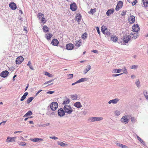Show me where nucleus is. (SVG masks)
<instances>
[{
    "mask_svg": "<svg viewBox=\"0 0 148 148\" xmlns=\"http://www.w3.org/2000/svg\"><path fill=\"white\" fill-rule=\"evenodd\" d=\"M122 70V69H114V72L116 73H120Z\"/></svg>",
    "mask_w": 148,
    "mask_h": 148,
    "instance_id": "nucleus-44",
    "label": "nucleus"
},
{
    "mask_svg": "<svg viewBox=\"0 0 148 148\" xmlns=\"http://www.w3.org/2000/svg\"><path fill=\"white\" fill-rule=\"evenodd\" d=\"M92 52L95 53H97L98 52V51L94 50L92 51Z\"/></svg>",
    "mask_w": 148,
    "mask_h": 148,
    "instance_id": "nucleus-62",
    "label": "nucleus"
},
{
    "mask_svg": "<svg viewBox=\"0 0 148 148\" xmlns=\"http://www.w3.org/2000/svg\"><path fill=\"white\" fill-rule=\"evenodd\" d=\"M49 123H46L45 124L39 125V127H40V126L45 127V126L49 125Z\"/></svg>",
    "mask_w": 148,
    "mask_h": 148,
    "instance_id": "nucleus-43",
    "label": "nucleus"
},
{
    "mask_svg": "<svg viewBox=\"0 0 148 148\" xmlns=\"http://www.w3.org/2000/svg\"><path fill=\"white\" fill-rule=\"evenodd\" d=\"M131 38L130 36L125 35L123 37V41L125 43H127L128 42V41Z\"/></svg>",
    "mask_w": 148,
    "mask_h": 148,
    "instance_id": "nucleus-10",
    "label": "nucleus"
},
{
    "mask_svg": "<svg viewBox=\"0 0 148 148\" xmlns=\"http://www.w3.org/2000/svg\"><path fill=\"white\" fill-rule=\"evenodd\" d=\"M64 109L66 113L71 114L73 112V110L71 107L69 105H66L64 107Z\"/></svg>",
    "mask_w": 148,
    "mask_h": 148,
    "instance_id": "nucleus-1",
    "label": "nucleus"
},
{
    "mask_svg": "<svg viewBox=\"0 0 148 148\" xmlns=\"http://www.w3.org/2000/svg\"><path fill=\"white\" fill-rule=\"evenodd\" d=\"M40 20L41 22L43 24L45 23L46 21V20L44 16L41 18Z\"/></svg>",
    "mask_w": 148,
    "mask_h": 148,
    "instance_id": "nucleus-36",
    "label": "nucleus"
},
{
    "mask_svg": "<svg viewBox=\"0 0 148 148\" xmlns=\"http://www.w3.org/2000/svg\"><path fill=\"white\" fill-rule=\"evenodd\" d=\"M34 99L33 97H30L28 98L27 101V104H29L30 103L32 100Z\"/></svg>",
    "mask_w": 148,
    "mask_h": 148,
    "instance_id": "nucleus-37",
    "label": "nucleus"
},
{
    "mask_svg": "<svg viewBox=\"0 0 148 148\" xmlns=\"http://www.w3.org/2000/svg\"><path fill=\"white\" fill-rule=\"evenodd\" d=\"M114 113L117 116L119 115L120 114V112L118 110L115 111Z\"/></svg>",
    "mask_w": 148,
    "mask_h": 148,
    "instance_id": "nucleus-48",
    "label": "nucleus"
},
{
    "mask_svg": "<svg viewBox=\"0 0 148 148\" xmlns=\"http://www.w3.org/2000/svg\"><path fill=\"white\" fill-rule=\"evenodd\" d=\"M18 144L21 146H25L26 145V143L25 142H21L20 143H18Z\"/></svg>",
    "mask_w": 148,
    "mask_h": 148,
    "instance_id": "nucleus-45",
    "label": "nucleus"
},
{
    "mask_svg": "<svg viewBox=\"0 0 148 148\" xmlns=\"http://www.w3.org/2000/svg\"><path fill=\"white\" fill-rule=\"evenodd\" d=\"M19 139L20 140H25V139L24 138L22 137H21Z\"/></svg>",
    "mask_w": 148,
    "mask_h": 148,
    "instance_id": "nucleus-64",
    "label": "nucleus"
},
{
    "mask_svg": "<svg viewBox=\"0 0 148 148\" xmlns=\"http://www.w3.org/2000/svg\"><path fill=\"white\" fill-rule=\"evenodd\" d=\"M77 6L75 3L71 4L70 5V9L73 11H75L77 9Z\"/></svg>",
    "mask_w": 148,
    "mask_h": 148,
    "instance_id": "nucleus-9",
    "label": "nucleus"
},
{
    "mask_svg": "<svg viewBox=\"0 0 148 148\" xmlns=\"http://www.w3.org/2000/svg\"><path fill=\"white\" fill-rule=\"evenodd\" d=\"M9 74V72L7 71H3L1 73V76L3 77H5Z\"/></svg>",
    "mask_w": 148,
    "mask_h": 148,
    "instance_id": "nucleus-13",
    "label": "nucleus"
},
{
    "mask_svg": "<svg viewBox=\"0 0 148 148\" xmlns=\"http://www.w3.org/2000/svg\"><path fill=\"white\" fill-rule=\"evenodd\" d=\"M87 79L86 78H82L81 79L77 81V83H80L85 81H86L87 80Z\"/></svg>",
    "mask_w": 148,
    "mask_h": 148,
    "instance_id": "nucleus-30",
    "label": "nucleus"
},
{
    "mask_svg": "<svg viewBox=\"0 0 148 148\" xmlns=\"http://www.w3.org/2000/svg\"><path fill=\"white\" fill-rule=\"evenodd\" d=\"M140 84V82L139 80L136 83V85L138 87Z\"/></svg>",
    "mask_w": 148,
    "mask_h": 148,
    "instance_id": "nucleus-56",
    "label": "nucleus"
},
{
    "mask_svg": "<svg viewBox=\"0 0 148 148\" xmlns=\"http://www.w3.org/2000/svg\"><path fill=\"white\" fill-rule=\"evenodd\" d=\"M43 29L44 32H47L49 31V29L46 25H44L43 27Z\"/></svg>",
    "mask_w": 148,
    "mask_h": 148,
    "instance_id": "nucleus-28",
    "label": "nucleus"
},
{
    "mask_svg": "<svg viewBox=\"0 0 148 148\" xmlns=\"http://www.w3.org/2000/svg\"><path fill=\"white\" fill-rule=\"evenodd\" d=\"M6 121H3V122L0 123V125H3L5 123H6Z\"/></svg>",
    "mask_w": 148,
    "mask_h": 148,
    "instance_id": "nucleus-58",
    "label": "nucleus"
},
{
    "mask_svg": "<svg viewBox=\"0 0 148 148\" xmlns=\"http://www.w3.org/2000/svg\"><path fill=\"white\" fill-rule=\"evenodd\" d=\"M73 45L71 43L67 44L66 45V48L68 50H71L73 48Z\"/></svg>",
    "mask_w": 148,
    "mask_h": 148,
    "instance_id": "nucleus-11",
    "label": "nucleus"
},
{
    "mask_svg": "<svg viewBox=\"0 0 148 148\" xmlns=\"http://www.w3.org/2000/svg\"><path fill=\"white\" fill-rule=\"evenodd\" d=\"M124 73L125 74H127V71L125 67H124L123 68Z\"/></svg>",
    "mask_w": 148,
    "mask_h": 148,
    "instance_id": "nucleus-53",
    "label": "nucleus"
},
{
    "mask_svg": "<svg viewBox=\"0 0 148 148\" xmlns=\"http://www.w3.org/2000/svg\"><path fill=\"white\" fill-rule=\"evenodd\" d=\"M51 44L53 46H58L59 44V41L57 39H54L52 40Z\"/></svg>",
    "mask_w": 148,
    "mask_h": 148,
    "instance_id": "nucleus-15",
    "label": "nucleus"
},
{
    "mask_svg": "<svg viewBox=\"0 0 148 148\" xmlns=\"http://www.w3.org/2000/svg\"><path fill=\"white\" fill-rule=\"evenodd\" d=\"M96 12V9H91L90 10V12L92 14L93 13H95Z\"/></svg>",
    "mask_w": 148,
    "mask_h": 148,
    "instance_id": "nucleus-47",
    "label": "nucleus"
},
{
    "mask_svg": "<svg viewBox=\"0 0 148 148\" xmlns=\"http://www.w3.org/2000/svg\"><path fill=\"white\" fill-rule=\"evenodd\" d=\"M71 98L73 100H76L77 99V96L76 94L71 95Z\"/></svg>",
    "mask_w": 148,
    "mask_h": 148,
    "instance_id": "nucleus-33",
    "label": "nucleus"
},
{
    "mask_svg": "<svg viewBox=\"0 0 148 148\" xmlns=\"http://www.w3.org/2000/svg\"><path fill=\"white\" fill-rule=\"evenodd\" d=\"M9 6L13 10H15L17 8L16 4L14 2L10 3Z\"/></svg>",
    "mask_w": 148,
    "mask_h": 148,
    "instance_id": "nucleus-14",
    "label": "nucleus"
},
{
    "mask_svg": "<svg viewBox=\"0 0 148 148\" xmlns=\"http://www.w3.org/2000/svg\"><path fill=\"white\" fill-rule=\"evenodd\" d=\"M126 14V12L124 11H123L121 13V15L122 16H124Z\"/></svg>",
    "mask_w": 148,
    "mask_h": 148,
    "instance_id": "nucleus-54",
    "label": "nucleus"
},
{
    "mask_svg": "<svg viewBox=\"0 0 148 148\" xmlns=\"http://www.w3.org/2000/svg\"><path fill=\"white\" fill-rule=\"evenodd\" d=\"M31 64L30 62V61H29L28 62V64H27V65L29 67L30 69H31L32 70H34V69L33 68L32 66L31 65Z\"/></svg>",
    "mask_w": 148,
    "mask_h": 148,
    "instance_id": "nucleus-39",
    "label": "nucleus"
},
{
    "mask_svg": "<svg viewBox=\"0 0 148 148\" xmlns=\"http://www.w3.org/2000/svg\"><path fill=\"white\" fill-rule=\"evenodd\" d=\"M111 40L114 42H117L118 40V38L114 36H112L111 38Z\"/></svg>",
    "mask_w": 148,
    "mask_h": 148,
    "instance_id": "nucleus-26",
    "label": "nucleus"
},
{
    "mask_svg": "<svg viewBox=\"0 0 148 148\" xmlns=\"http://www.w3.org/2000/svg\"><path fill=\"white\" fill-rule=\"evenodd\" d=\"M86 67V70H87L88 71L91 69V67L90 65L87 66Z\"/></svg>",
    "mask_w": 148,
    "mask_h": 148,
    "instance_id": "nucleus-50",
    "label": "nucleus"
},
{
    "mask_svg": "<svg viewBox=\"0 0 148 148\" xmlns=\"http://www.w3.org/2000/svg\"><path fill=\"white\" fill-rule=\"evenodd\" d=\"M96 28L97 31L98 33L99 34H100V32L99 28L98 27H96Z\"/></svg>",
    "mask_w": 148,
    "mask_h": 148,
    "instance_id": "nucleus-57",
    "label": "nucleus"
},
{
    "mask_svg": "<svg viewBox=\"0 0 148 148\" xmlns=\"http://www.w3.org/2000/svg\"><path fill=\"white\" fill-rule=\"evenodd\" d=\"M117 145L119 146V147L122 148H128L127 146L126 145H124L119 143H117Z\"/></svg>",
    "mask_w": 148,
    "mask_h": 148,
    "instance_id": "nucleus-32",
    "label": "nucleus"
},
{
    "mask_svg": "<svg viewBox=\"0 0 148 148\" xmlns=\"http://www.w3.org/2000/svg\"><path fill=\"white\" fill-rule=\"evenodd\" d=\"M123 3L121 1H119L116 6L115 9L116 11H119L122 7Z\"/></svg>",
    "mask_w": 148,
    "mask_h": 148,
    "instance_id": "nucleus-6",
    "label": "nucleus"
},
{
    "mask_svg": "<svg viewBox=\"0 0 148 148\" xmlns=\"http://www.w3.org/2000/svg\"><path fill=\"white\" fill-rule=\"evenodd\" d=\"M45 74L46 75L48 76V77H52L53 76L52 75L50 74L49 73L47 72H45Z\"/></svg>",
    "mask_w": 148,
    "mask_h": 148,
    "instance_id": "nucleus-41",
    "label": "nucleus"
},
{
    "mask_svg": "<svg viewBox=\"0 0 148 148\" xmlns=\"http://www.w3.org/2000/svg\"><path fill=\"white\" fill-rule=\"evenodd\" d=\"M26 97H25V96L23 95L21 97V99H20V101H23L25 99Z\"/></svg>",
    "mask_w": 148,
    "mask_h": 148,
    "instance_id": "nucleus-55",
    "label": "nucleus"
},
{
    "mask_svg": "<svg viewBox=\"0 0 148 148\" xmlns=\"http://www.w3.org/2000/svg\"><path fill=\"white\" fill-rule=\"evenodd\" d=\"M103 119L102 117H91L89 119L90 120H101Z\"/></svg>",
    "mask_w": 148,
    "mask_h": 148,
    "instance_id": "nucleus-21",
    "label": "nucleus"
},
{
    "mask_svg": "<svg viewBox=\"0 0 148 148\" xmlns=\"http://www.w3.org/2000/svg\"><path fill=\"white\" fill-rule=\"evenodd\" d=\"M122 74H123V73H120L119 74H114V75H112V76L114 77H116V76H118L119 75H121Z\"/></svg>",
    "mask_w": 148,
    "mask_h": 148,
    "instance_id": "nucleus-59",
    "label": "nucleus"
},
{
    "mask_svg": "<svg viewBox=\"0 0 148 148\" xmlns=\"http://www.w3.org/2000/svg\"><path fill=\"white\" fill-rule=\"evenodd\" d=\"M54 92V91H49L47 92V94H52Z\"/></svg>",
    "mask_w": 148,
    "mask_h": 148,
    "instance_id": "nucleus-63",
    "label": "nucleus"
},
{
    "mask_svg": "<svg viewBox=\"0 0 148 148\" xmlns=\"http://www.w3.org/2000/svg\"><path fill=\"white\" fill-rule=\"evenodd\" d=\"M144 95L146 98L148 99V92L146 91L144 92Z\"/></svg>",
    "mask_w": 148,
    "mask_h": 148,
    "instance_id": "nucleus-46",
    "label": "nucleus"
},
{
    "mask_svg": "<svg viewBox=\"0 0 148 148\" xmlns=\"http://www.w3.org/2000/svg\"><path fill=\"white\" fill-rule=\"evenodd\" d=\"M28 94V92H26L24 93L23 95L26 97L27 95Z\"/></svg>",
    "mask_w": 148,
    "mask_h": 148,
    "instance_id": "nucleus-61",
    "label": "nucleus"
},
{
    "mask_svg": "<svg viewBox=\"0 0 148 148\" xmlns=\"http://www.w3.org/2000/svg\"><path fill=\"white\" fill-rule=\"evenodd\" d=\"M67 76L68 77V79H71L73 78V74H70L67 75Z\"/></svg>",
    "mask_w": 148,
    "mask_h": 148,
    "instance_id": "nucleus-42",
    "label": "nucleus"
},
{
    "mask_svg": "<svg viewBox=\"0 0 148 148\" xmlns=\"http://www.w3.org/2000/svg\"><path fill=\"white\" fill-rule=\"evenodd\" d=\"M52 36V34L50 33L48 34H46L45 35V37L47 40H50Z\"/></svg>",
    "mask_w": 148,
    "mask_h": 148,
    "instance_id": "nucleus-25",
    "label": "nucleus"
},
{
    "mask_svg": "<svg viewBox=\"0 0 148 148\" xmlns=\"http://www.w3.org/2000/svg\"><path fill=\"white\" fill-rule=\"evenodd\" d=\"M136 33L134 32L132 33L131 34V37L133 39H135L137 38L138 36L137 33Z\"/></svg>",
    "mask_w": 148,
    "mask_h": 148,
    "instance_id": "nucleus-20",
    "label": "nucleus"
},
{
    "mask_svg": "<svg viewBox=\"0 0 148 148\" xmlns=\"http://www.w3.org/2000/svg\"><path fill=\"white\" fill-rule=\"evenodd\" d=\"M114 9H110L108 10L106 13V14L108 16H110V14H112L114 12Z\"/></svg>",
    "mask_w": 148,
    "mask_h": 148,
    "instance_id": "nucleus-22",
    "label": "nucleus"
},
{
    "mask_svg": "<svg viewBox=\"0 0 148 148\" xmlns=\"http://www.w3.org/2000/svg\"><path fill=\"white\" fill-rule=\"evenodd\" d=\"M24 59L22 56H19L16 59V62L17 64H21L24 60Z\"/></svg>",
    "mask_w": 148,
    "mask_h": 148,
    "instance_id": "nucleus-4",
    "label": "nucleus"
},
{
    "mask_svg": "<svg viewBox=\"0 0 148 148\" xmlns=\"http://www.w3.org/2000/svg\"><path fill=\"white\" fill-rule=\"evenodd\" d=\"M130 117L128 116H125L121 119V120H128L130 119Z\"/></svg>",
    "mask_w": 148,
    "mask_h": 148,
    "instance_id": "nucleus-31",
    "label": "nucleus"
},
{
    "mask_svg": "<svg viewBox=\"0 0 148 148\" xmlns=\"http://www.w3.org/2000/svg\"><path fill=\"white\" fill-rule=\"evenodd\" d=\"M49 137L50 138L53 139L54 140L57 139H58V137L56 136H50Z\"/></svg>",
    "mask_w": 148,
    "mask_h": 148,
    "instance_id": "nucleus-52",
    "label": "nucleus"
},
{
    "mask_svg": "<svg viewBox=\"0 0 148 148\" xmlns=\"http://www.w3.org/2000/svg\"><path fill=\"white\" fill-rule=\"evenodd\" d=\"M74 106L78 108H80L82 105L80 102H77L74 103Z\"/></svg>",
    "mask_w": 148,
    "mask_h": 148,
    "instance_id": "nucleus-16",
    "label": "nucleus"
},
{
    "mask_svg": "<svg viewBox=\"0 0 148 148\" xmlns=\"http://www.w3.org/2000/svg\"><path fill=\"white\" fill-rule=\"evenodd\" d=\"M138 67L137 65H133L131 67V69H136Z\"/></svg>",
    "mask_w": 148,
    "mask_h": 148,
    "instance_id": "nucleus-49",
    "label": "nucleus"
},
{
    "mask_svg": "<svg viewBox=\"0 0 148 148\" xmlns=\"http://www.w3.org/2000/svg\"><path fill=\"white\" fill-rule=\"evenodd\" d=\"M58 107V103L56 102H53L50 105V108L52 110H56Z\"/></svg>",
    "mask_w": 148,
    "mask_h": 148,
    "instance_id": "nucleus-2",
    "label": "nucleus"
},
{
    "mask_svg": "<svg viewBox=\"0 0 148 148\" xmlns=\"http://www.w3.org/2000/svg\"><path fill=\"white\" fill-rule=\"evenodd\" d=\"M119 101V100L118 99H112V100H110V101L108 103L109 104H110L111 103H116Z\"/></svg>",
    "mask_w": 148,
    "mask_h": 148,
    "instance_id": "nucleus-24",
    "label": "nucleus"
},
{
    "mask_svg": "<svg viewBox=\"0 0 148 148\" xmlns=\"http://www.w3.org/2000/svg\"><path fill=\"white\" fill-rule=\"evenodd\" d=\"M65 112L62 108H60L58 110V114L60 116H62L65 115Z\"/></svg>",
    "mask_w": 148,
    "mask_h": 148,
    "instance_id": "nucleus-7",
    "label": "nucleus"
},
{
    "mask_svg": "<svg viewBox=\"0 0 148 148\" xmlns=\"http://www.w3.org/2000/svg\"><path fill=\"white\" fill-rule=\"evenodd\" d=\"M44 16V15L41 13H38V18L40 20L42 17Z\"/></svg>",
    "mask_w": 148,
    "mask_h": 148,
    "instance_id": "nucleus-40",
    "label": "nucleus"
},
{
    "mask_svg": "<svg viewBox=\"0 0 148 148\" xmlns=\"http://www.w3.org/2000/svg\"><path fill=\"white\" fill-rule=\"evenodd\" d=\"M16 138V137H11L9 136H8L7 137V139L6 140V141L8 143L11 142H15V140Z\"/></svg>",
    "mask_w": 148,
    "mask_h": 148,
    "instance_id": "nucleus-8",
    "label": "nucleus"
},
{
    "mask_svg": "<svg viewBox=\"0 0 148 148\" xmlns=\"http://www.w3.org/2000/svg\"><path fill=\"white\" fill-rule=\"evenodd\" d=\"M128 22L130 24H133L135 21V17L133 15L130 14L128 18Z\"/></svg>",
    "mask_w": 148,
    "mask_h": 148,
    "instance_id": "nucleus-3",
    "label": "nucleus"
},
{
    "mask_svg": "<svg viewBox=\"0 0 148 148\" xmlns=\"http://www.w3.org/2000/svg\"><path fill=\"white\" fill-rule=\"evenodd\" d=\"M57 143L58 145L62 147H66L68 145L67 144L60 141H58L57 142Z\"/></svg>",
    "mask_w": 148,
    "mask_h": 148,
    "instance_id": "nucleus-17",
    "label": "nucleus"
},
{
    "mask_svg": "<svg viewBox=\"0 0 148 148\" xmlns=\"http://www.w3.org/2000/svg\"><path fill=\"white\" fill-rule=\"evenodd\" d=\"M32 114V111H28L27 113L24 115V117H27V116H30Z\"/></svg>",
    "mask_w": 148,
    "mask_h": 148,
    "instance_id": "nucleus-35",
    "label": "nucleus"
},
{
    "mask_svg": "<svg viewBox=\"0 0 148 148\" xmlns=\"http://www.w3.org/2000/svg\"><path fill=\"white\" fill-rule=\"evenodd\" d=\"M87 36V34L86 32H85L82 35V37L84 40H85Z\"/></svg>",
    "mask_w": 148,
    "mask_h": 148,
    "instance_id": "nucleus-38",
    "label": "nucleus"
},
{
    "mask_svg": "<svg viewBox=\"0 0 148 148\" xmlns=\"http://www.w3.org/2000/svg\"><path fill=\"white\" fill-rule=\"evenodd\" d=\"M82 16L81 15L79 14H76L75 16V19L78 22H79L81 19Z\"/></svg>",
    "mask_w": 148,
    "mask_h": 148,
    "instance_id": "nucleus-18",
    "label": "nucleus"
},
{
    "mask_svg": "<svg viewBox=\"0 0 148 148\" xmlns=\"http://www.w3.org/2000/svg\"><path fill=\"white\" fill-rule=\"evenodd\" d=\"M137 2V1L136 0H135L133 2H132V3H131L132 4V5H134Z\"/></svg>",
    "mask_w": 148,
    "mask_h": 148,
    "instance_id": "nucleus-51",
    "label": "nucleus"
},
{
    "mask_svg": "<svg viewBox=\"0 0 148 148\" xmlns=\"http://www.w3.org/2000/svg\"><path fill=\"white\" fill-rule=\"evenodd\" d=\"M30 140L31 141L35 142H40L43 141V139L40 138H31Z\"/></svg>",
    "mask_w": 148,
    "mask_h": 148,
    "instance_id": "nucleus-12",
    "label": "nucleus"
},
{
    "mask_svg": "<svg viewBox=\"0 0 148 148\" xmlns=\"http://www.w3.org/2000/svg\"><path fill=\"white\" fill-rule=\"evenodd\" d=\"M70 101V99L67 97H66L64 99L63 104H68L69 103Z\"/></svg>",
    "mask_w": 148,
    "mask_h": 148,
    "instance_id": "nucleus-23",
    "label": "nucleus"
},
{
    "mask_svg": "<svg viewBox=\"0 0 148 148\" xmlns=\"http://www.w3.org/2000/svg\"><path fill=\"white\" fill-rule=\"evenodd\" d=\"M137 138L138 140L143 145H145V143L144 141L138 136H137Z\"/></svg>",
    "mask_w": 148,
    "mask_h": 148,
    "instance_id": "nucleus-34",
    "label": "nucleus"
},
{
    "mask_svg": "<svg viewBox=\"0 0 148 148\" xmlns=\"http://www.w3.org/2000/svg\"><path fill=\"white\" fill-rule=\"evenodd\" d=\"M132 29L133 32H137L140 30V28L137 24H134L132 26Z\"/></svg>",
    "mask_w": 148,
    "mask_h": 148,
    "instance_id": "nucleus-5",
    "label": "nucleus"
},
{
    "mask_svg": "<svg viewBox=\"0 0 148 148\" xmlns=\"http://www.w3.org/2000/svg\"><path fill=\"white\" fill-rule=\"evenodd\" d=\"M53 80H50V81H47L44 84H48V83H50V82H51Z\"/></svg>",
    "mask_w": 148,
    "mask_h": 148,
    "instance_id": "nucleus-60",
    "label": "nucleus"
},
{
    "mask_svg": "<svg viewBox=\"0 0 148 148\" xmlns=\"http://www.w3.org/2000/svg\"><path fill=\"white\" fill-rule=\"evenodd\" d=\"M75 45L77 47H79L82 45V41L81 39L77 40L75 42Z\"/></svg>",
    "mask_w": 148,
    "mask_h": 148,
    "instance_id": "nucleus-19",
    "label": "nucleus"
},
{
    "mask_svg": "<svg viewBox=\"0 0 148 148\" xmlns=\"http://www.w3.org/2000/svg\"><path fill=\"white\" fill-rule=\"evenodd\" d=\"M101 30L103 34H106V31L107 30V28L104 26H102L101 27Z\"/></svg>",
    "mask_w": 148,
    "mask_h": 148,
    "instance_id": "nucleus-29",
    "label": "nucleus"
},
{
    "mask_svg": "<svg viewBox=\"0 0 148 148\" xmlns=\"http://www.w3.org/2000/svg\"><path fill=\"white\" fill-rule=\"evenodd\" d=\"M142 2L144 7L148 6V0H142Z\"/></svg>",
    "mask_w": 148,
    "mask_h": 148,
    "instance_id": "nucleus-27",
    "label": "nucleus"
}]
</instances>
